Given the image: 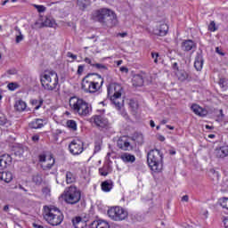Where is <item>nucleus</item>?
Masks as SVG:
<instances>
[{
    "instance_id": "1",
    "label": "nucleus",
    "mask_w": 228,
    "mask_h": 228,
    "mask_svg": "<svg viewBox=\"0 0 228 228\" xmlns=\"http://www.w3.org/2000/svg\"><path fill=\"white\" fill-rule=\"evenodd\" d=\"M92 19L95 22H100L102 28H115L118 24L117 13L108 8L94 11L92 14Z\"/></svg>"
},
{
    "instance_id": "2",
    "label": "nucleus",
    "mask_w": 228,
    "mask_h": 228,
    "mask_svg": "<svg viewBox=\"0 0 228 228\" xmlns=\"http://www.w3.org/2000/svg\"><path fill=\"white\" fill-rule=\"evenodd\" d=\"M104 78L97 73H89L82 79V90L86 94H95L101 90Z\"/></svg>"
},
{
    "instance_id": "3",
    "label": "nucleus",
    "mask_w": 228,
    "mask_h": 228,
    "mask_svg": "<svg viewBox=\"0 0 228 228\" xmlns=\"http://www.w3.org/2000/svg\"><path fill=\"white\" fill-rule=\"evenodd\" d=\"M107 92L108 97L116 110H122V108H124V98L122 97L124 88L122 86L117 83H111L107 86Z\"/></svg>"
},
{
    "instance_id": "4",
    "label": "nucleus",
    "mask_w": 228,
    "mask_h": 228,
    "mask_svg": "<svg viewBox=\"0 0 228 228\" xmlns=\"http://www.w3.org/2000/svg\"><path fill=\"white\" fill-rule=\"evenodd\" d=\"M40 83L44 90L54 92L58 90L59 77L56 71H45L40 75Z\"/></svg>"
},
{
    "instance_id": "5",
    "label": "nucleus",
    "mask_w": 228,
    "mask_h": 228,
    "mask_svg": "<svg viewBox=\"0 0 228 228\" xmlns=\"http://www.w3.org/2000/svg\"><path fill=\"white\" fill-rule=\"evenodd\" d=\"M43 216L47 224L53 227L61 225L64 218L63 213H61L58 208L47 206L44 207Z\"/></svg>"
},
{
    "instance_id": "6",
    "label": "nucleus",
    "mask_w": 228,
    "mask_h": 228,
    "mask_svg": "<svg viewBox=\"0 0 228 228\" xmlns=\"http://www.w3.org/2000/svg\"><path fill=\"white\" fill-rule=\"evenodd\" d=\"M148 165L152 172L159 174L163 170V153L159 150H151L147 154Z\"/></svg>"
},
{
    "instance_id": "7",
    "label": "nucleus",
    "mask_w": 228,
    "mask_h": 228,
    "mask_svg": "<svg viewBox=\"0 0 228 228\" xmlns=\"http://www.w3.org/2000/svg\"><path fill=\"white\" fill-rule=\"evenodd\" d=\"M69 108L78 113L81 117H86L92 111V105L85 100L73 96L69 99Z\"/></svg>"
},
{
    "instance_id": "8",
    "label": "nucleus",
    "mask_w": 228,
    "mask_h": 228,
    "mask_svg": "<svg viewBox=\"0 0 228 228\" xmlns=\"http://www.w3.org/2000/svg\"><path fill=\"white\" fill-rule=\"evenodd\" d=\"M61 197L66 204L76 206L81 200V191L77 187L71 185L65 189Z\"/></svg>"
},
{
    "instance_id": "9",
    "label": "nucleus",
    "mask_w": 228,
    "mask_h": 228,
    "mask_svg": "<svg viewBox=\"0 0 228 228\" xmlns=\"http://www.w3.org/2000/svg\"><path fill=\"white\" fill-rule=\"evenodd\" d=\"M107 215L110 219L114 222H122L123 220H126L127 216H129L127 210L124 209L122 207L110 208L108 210Z\"/></svg>"
},
{
    "instance_id": "10",
    "label": "nucleus",
    "mask_w": 228,
    "mask_h": 228,
    "mask_svg": "<svg viewBox=\"0 0 228 228\" xmlns=\"http://www.w3.org/2000/svg\"><path fill=\"white\" fill-rule=\"evenodd\" d=\"M38 161L42 163L41 167L43 170H51L54 167V163H56L53 154L47 155L46 152L38 155Z\"/></svg>"
},
{
    "instance_id": "11",
    "label": "nucleus",
    "mask_w": 228,
    "mask_h": 228,
    "mask_svg": "<svg viewBox=\"0 0 228 228\" xmlns=\"http://www.w3.org/2000/svg\"><path fill=\"white\" fill-rule=\"evenodd\" d=\"M84 143L79 139L73 140L69 145V152L73 154V156H79V154L83 153V151H85V148L83 147Z\"/></svg>"
},
{
    "instance_id": "12",
    "label": "nucleus",
    "mask_w": 228,
    "mask_h": 228,
    "mask_svg": "<svg viewBox=\"0 0 228 228\" xmlns=\"http://www.w3.org/2000/svg\"><path fill=\"white\" fill-rule=\"evenodd\" d=\"M93 120L96 127H99L101 130L108 129L110 127V121L102 116H94L93 117Z\"/></svg>"
},
{
    "instance_id": "13",
    "label": "nucleus",
    "mask_w": 228,
    "mask_h": 228,
    "mask_svg": "<svg viewBox=\"0 0 228 228\" xmlns=\"http://www.w3.org/2000/svg\"><path fill=\"white\" fill-rule=\"evenodd\" d=\"M214 156L218 159H224V158H228V145L216 148L214 151Z\"/></svg>"
},
{
    "instance_id": "14",
    "label": "nucleus",
    "mask_w": 228,
    "mask_h": 228,
    "mask_svg": "<svg viewBox=\"0 0 228 228\" xmlns=\"http://www.w3.org/2000/svg\"><path fill=\"white\" fill-rule=\"evenodd\" d=\"M153 33L157 37H166V35L168 33V25H167V23H162L159 26H157L155 28H153Z\"/></svg>"
},
{
    "instance_id": "15",
    "label": "nucleus",
    "mask_w": 228,
    "mask_h": 228,
    "mask_svg": "<svg viewBox=\"0 0 228 228\" xmlns=\"http://www.w3.org/2000/svg\"><path fill=\"white\" fill-rule=\"evenodd\" d=\"M118 147L121 149V151H133V146H131V142L127 141L126 137H120L118 140Z\"/></svg>"
},
{
    "instance_id": "16",
    "label": "nucleus",
    "mask_w": 228,
    "mask_h": 228,
    "mask_svg": "<svg viewBox=\"0 0 228 228\" xmlns=\"http://www.w3.org/2000/svg\"><path fill=\"white\" fill-rule=\"evenodd\" d=\"M12 156L9 154H4L2 157H0V170H4V168H7L12 165Z\"/></svg>"
},
{
    "instance_id": "17",
    "label": "nucleus",
    "mask_w": 228,
    "mask_h": 228,
    "mask_svg": "<svg viewBox=\"0 0 228 228\" xmlns=\"http://www.w3.org/2000/svg\"><path fill=\"white\" fill-rule=\"evenodd\" d=\"M191 110L195 115H198V117H206V115H208V110L200 107L199 104H192Z\"/></svg>"
},
{
    "instance_id": "18",
    "label": "nucleus",
    "mask_w": 228,
    "mask_h": 228,
    "mask_svg": "<svg viewBox=\"0 0 228 228\" xmlns=\"http://www.w3.org/2000/svg\"><path fill=\"white\" fill-rule=\"evenodd\" d=\"M72 224L75 228H86V221H85L81 216H77L72 219Z\"/></svg>"
},
{
    "instance_id": "19",
    "label": "nucleus",
    "mask_w": 228,
    "mask_h": 228,
    "mask_svg": "<svg viewBox=\"0 0 228 228\" xmlns=\"http://www.w3.org/2000/svg\"><path fill=\"white\" fill-rule=\"evenodd\" d=\"M30 129H42L44 127V119L36 118L28 124Z\"/></svg>"
},
{
    "instance_id": "20",
    "label": "nucleus",
    "mask_w": 228,
    "mask_h": 228,
    "mask_svg": "<svg viewBox=\"0 0 228 228\" xmlns=\"http://www.w3.org/2000/svg\"><path fill=\"white\" fill-rule=\"evenodd\" d=\"M14 38L15 44H20V42H24V34H22V30L19 27H14Z\"/></svg>"
},
{
    "instance_id": "21",
    "label": "nucleus",
    "mask_w": 228,
    "mask_h": 228,
    "mask_svg": "<svg viewBox=\"0 0 228 228\" xmlns=\"http://www.w3.org/2000/svg\"><path fill=\"white\" fill-rule=\"evenodd\" d=\"M90 228H110V224L104 220H97L90 224Z\"/></svg>"
},
{
    "instance_id": "22",
    "label": "nucleus",
    "mask_w": 228,
    "mask_h": 228,
    "mask_svg": "<svg viewBox=\"0 0 228 228\" xmlns=\"http://www.w3.org/2000/svg\"><path fill=\"white\" fill-rule=\"evenodd\" d=\"M120 159L124 163H134V161H136V157L131 153H123L121 154Z\"/></svg>"
},
{
    "instance_id": "23",
    "label": "nucleus",
    "mask_w": 228,
    "mask_h": 228,
    "mask_svg": "<svg viewBox=\"0 0 228 228\" xmlns=\"http://www.w3.org/2000/svg\"><path fill=\"white\" fill-rule=\"evenodd\" d=\"M13 179V175L10 171H4L0 173V181H4V183H11Z\"/></svg>"
},
{
    "instance_id": "24",
    "label": "nucleus",
    "mask_w": 228,
    "mask_h": 228,
    "mask_svg": "<svg viewBox=\"0 0 228 228\" xmlns=\"http://www.w3.org/2000/svg\"><path fill=\"white\" fill-rule=\"evenodd\" d=\"M204 66V59H202V55L199 54L195 58L194 68L196 70H202V67Z\"/></svg>"
},
{
    "instance_id": "25",
    "label": "nucleus",
    "mask_w": 228,
    "mask_h": 228,
    "mask_svg": "<svg viewBox=\"0 0 228 228\" xmlns=\"http://www.w3.org/2000/svg\"><path fill=\"white\" fill-rule=\"evenodd\" d=\"M51 23H47V20L44 22L36 21L33 25H31L32 29H42V28H51Z\"/></svg>"
},
{
    "instance_id": "26",
    "label": "nucleus",
    "mask_w": 228,
    "mask_h": 228,
    "mask_svg": "<svg viewBox=\"0 0 228 228\" xmlns=\"http://www.w3.org/2000/svg\"><path fill=\"white\" fill-rule=\"evenodd\" d=\"M195 47V43L191 40H185L182 43V49L183 51H191Z\"/></svg>"
},
{
    "instance_id": "27",
    "label": "nucleus",
    "mask_w": 228,
    "mask_h": 228,
    "mask_svg": "<svg viewBox=\"0 0 228 228\" xmlns=\"http://www.w3.org/2000/svg\"><path fill=\"white\" fill-rule=\"evenodd\" d=\"M112 189H113V182L111 180H107L102 183V191H105V192L111 191Z\"/></svg>"
},
{
    "instance_id": "28",
    "label": "nucleus",
    "mask_w": 228,
    "mask_h": 228,
    "mask_svg": "<svg viewBox=\"0 0 228 228\" xmlns=\"http://www.w3.org/2000/svg\"><path fill=\"white\" fill-rule=\"evenodd\" d=\"M14 108L16 111H24V110L28 108V105L26 104V102L19 100L18 102H16Z\"/></svg>"
},
{
    "instance_id": "29",
    "label": "nucleus",
    "mask_w": 228,
    "mask_h": 228,
    "mask_svg": "<svg viewBox=\"0 0 228 228\" xmlns=\"http://www.w3.org/2000/svg\"><path fill=\"white\" fill-rule=\"evenodd\" d=\"M66 183L67 184H72V183H76V175L74 173L70 171L66 172Z\"/></svg>"
},
{
    "instance_id": "30",
    "label": "nucleus",
    "mask_w": 228,
    "mask_h": 228,
    "mask_svg": "<svg viewBox=\"0 0 228 228\" xmlns=\"http://www.w3.org/2000/svg\"><path fill=\"white\" fill-rule=\"evenodd\" d=\"M30 104H32V106H35V110H40V108H42V104H44V99L39 98L38 100H31Z\"/></svg>"
},
{
    "instance_id": "31",
    "label": "nucleus",
    "mask_w": 228,
    "mask_h": 228,
    "mask_svg": "<svg viewBox=\"0 0 228 228\" xmlns=\"http://www.w3.org/2000/svg\"><path fill=\"white\" fill-rule=\"evenodd\" d=\"M77 4L80 10H85L87 6H90V1L88 0H77Z\"/></svg>"
},
{
    "instance_id": "32",
    "label": "nucleus",
    "mask_w": 228,
    "mask_h": 228,
    "mask_svg": "<svg viewBox=\"0 0 228 228\" xmlns=\"http://www.w3.org/2000/svg\"><path fill=\"white\" fill-rule=\"evenodd\" d=\"M66 126L69 129H71V131H77V123H76V121L73 119H69Z\"/></svg>"
},
{
    "instance_id": "33",
    "label": "nucleus",
    "mask_w": 228,
    "mask_h": 228,
    "mask_svg": "<svg viewBox=\"0 0 228 228\" xmlns=\"http://www.w3.org/2000/svg\"><path fill=\"white\" fill-rule=\"evenodd\" d=\"M99 172H100V175L106 177V175H108V174H110V166L109 165L103 166L102 167H101L99 169Z\"/></svg>"
},
{
    "instance_id": "34",
    "label": "nucleus",
    "mask_w": 228,
    "mask_h": 228,
    "mask_svg": "<svg viewBox=\"0 0 228 228\" xmlns=\"http://www.w3.org/2000/svg\"><path fill=\"white\" fill-rule=\"evenodd\" d=\"M177 77L180 81H186V79H188V73L184 70H182L177 73Z\"/></svg>"
},
{
    "instance_id": "35",
    "label": "nucleus",
    "mask_w": 228,
    "mask_h": 228,
    "mask_svg": "<svg viewBox=\"0 0 228 228\" xmlns=\"http://www.w3.org/2000/svg\"><path fill=\"white\" fill-rule=\"evenodd\" d=\"M134 142H138L139 145H142V143H143V134H134Z\"/></svg>"
},
{
    "instance_id": "36",
    "label": "nucleus",
    "mask_w": 228,
    "mask_h": 228,
    "mask_svg": "<svg viewBox=\"0 0 228 228\" xmlns=\"http://www.w3.org/2000/svg\"><path fill=\"white\" fill-rule=\"evenodd\" d=\"M219 204L223 209H228V198H222L219 200Z\"/></svg>"
},
{
    "instance_id": "37",
    "label": "nucleus",
    "mask_w": 228,
    "mask_h": 228,
    "mask_svg": "<svg viewBox=\"0 0 228 228\" xmlns=\"http://www.w3.org/2000/svg\"><path fill=\"white\" fill-rule=\"evenodd\" d=\"M93 67L94 69H97V70H108V66L101 63H94Z\"/></svg>"
},
{
    "instance_id": "38",
    "label": "nucleus",
    "mask_w": 228,
    "mask_h": 228,
    "mask_svg": "<svg viewBox=\"0 0 228 228\" xmlns=\"http://www.w3.org/2000/svg\"><path fill=\"white\" fill-rule=\"evenodd\" d=\"M129 106L134 111L135 110H138V102L134 100H130Z\"/></svg>"
},
{
    "instance_id": "39",
    "label": "nucleus",
    "mask_w": 228,
    "mask_h": 228,
    "mask_svg": "<svg viewBox=\"0 0 228 228\" xmlns=\"http://www.w3.org/2000/svg\"><path fill=\"white\" fill-rule=\"evenodd\" d=\"M34 8L37 10L38 13H44L45 12L46 8L44 5H37V4H33Z\"/></svg>"
},
{
    "instance_id": "40",
    "label": "nucleus",
    "mask_w": 228,
    "mask_h": 228,
    "mask_svg": "<svg viewBox=\"0 0 228 228\" xmlns=\"http://www.w3.org/2000/svg\"><path fill=\"white\" fill-rule=\"evenodd\" d=\"M33 183H36L37 184H42V176L41 175H34L33 176Z\"/></svg>"
},
{
    "instance_id": "41",
    "label": "nucleus",
    "mask_w": 228,
    "mask_h": 228,
    "mask_svg": "<svg viewBox=\"0 0 228 228\" xmlns=\"http://www.w3.org/2000/svg\"><path fill=\"white\" fill-rule=\"evenodd\" d=\"M134 81H138V84H134V85H135V86H142V85H143V78H142V77H134Z\"/></svg>"
},
{
    "instance_id": "42",
    "label": "nucleus",
    "mask_w": 228,
    "mask_h": 228,
    "mask_svg": "<svg viewBox=\"0 0 228 228\" xmlns=\"http://www.w3.org/2000/svg\"><path fill=\"white\" fill-rule=\"evenodd\" d=\"M216 29V24L215 21H211L210 24L208 25V30L209 31H215Z\"/></svg>"
},
{
    "instance_id": "43",
    "label": "nucleus",
    "mask_w": 228,
    "mask_h": 228,
    "mask_svg": "<svg viewBox=\"0 0 228 228\" xmlns=\"http://www.w3.org/2000/svg\"><path fill=\"white\" fill-rule=\"evenodd\" d=\"M151 57L154 60V63H158V58H159V53L152 52L151 53Z\"/></svg>"
},
{
    "instance_id": "44",
    "label": "nucleus",
    "mask_w": 228,
    "mask_h": 228,
    "mask_svg": "<svg viewBox=\"0 0 228 228\" xmlns=\"http://www.w3.org/2000/svg\"><path fill=\"white\" fill-rule=\"evenodd\" d=\"M83 72H85V65H79L77 68V74H78V76H81Z\"/></svg>"
},
{
    "instance_id": "45",
    "label": "nucleus",
    "mask_w": 228,
    "mask_h": 228,
    "mask_svg": "<svg viewBox=\"0 0 228 228\" xmlns=\"http://www.w3.org/2000/svg\"><path fill=\"white\" fill-rule=\"evenodd\" d=\"M8 122L5 116H0V126H4Z\"/></svg>"
},
{
    "instance_id": "46",
    "label": "nucleus",
    "mask_w": 228,
    "mask_h": 228,
    "mask_svg": "<svg viewBox=\"0 0 228 228\" xmlns=\"http://www.w3.org/2000/svg\"><path fill=\"white\" fill-rule=\"evenodd\" d=\"M15 156H19L20 158L22 154H24V149L19 148L18 151L14 152Z\"/></svg>"
},
{
    "instance_id": "47",
    "label": "nucleus",
    "mask_w": 228,
    "mask_h": 228,
    "mask_svg": "<svg viewBox=\"0 0 228 228\" xmlns=\"http://www.w3.org/2000/svg\"><path fill=\"white\" fill-rule=\"evenodd\" d=\"M84 61H85L86 63H87L88 65H91V67H94V65L95 64V63L92 62V59H90V58H88V57H86L85 60H84Z\"/></svg>"
},
{
    "instance_id": "48",
    "label": "nucleus",
    "mask_w": 228,
    "mask_h": 228,
    "mask_svg": "<svg viewBox=\"0 0 228 228\" xmlns=\"http://www.w3.org/2000/svg\"><path fill=\"white\" fill-rule=\"evenodd\" d=\"M7 74L9 76H15V74H17V69H8Z\"/></svg>"
},
{
    "instance_id": "49",
    "label": "nucleus",
    "mask_w": 228,
    "mask_h": 228,
    "mask_svg": "<svg viewBox=\"0 0 228 228\" xmlns=\"http://www.w3.org/2000/svg\"><path fill=\"white\" fill-rule=\"evenodd\" d=\"M8 88H9V90L13 91V90H15V89L17 88V84H15V83H10V84L8 85Z\"/></svg>"
},
{
    "instance_id": "50",
    "label": "nucleus",
    "mask_w": 228,
    "mask_h": 228,
    "mask_svg": "<svg viewBox=\"0 0 228 228\" xmlns=\"http://www.w3.org/2000/svg\"><path fill=\"white\" fill-rule=\"evenodd\" d=\"M101 151V144L100 143H96L94 146V154L97 152H100Z\"/></svg>"
},
{
    "instance_id": "51",
    "label": "nucleus",
    "mask_w": 228,
    "mask_h": 228,
    "mask_svg": "<svg viewBox=\"0 0 228 228\" xmlns=\"http://www.w3.org/2000/svg\"><path fill=\"white\" fill-rule=\"evenodd\" d=\"M68 57L72 58V60H77V55H75L70 52L68 53Z\"/></svg>"
},
{
    "instance_id": "52",
    "label": "nucleus",
    "mask_w": 228,
    "mask_h": 228,
    "mask_svg": "<svg viewBox=\"0 0 228 228\" xmlns=\"http://www.w3.org/2000/svg\"><path fill=\"white\" fill-rule=\"evenodd\" d=\"M216 53H217V54H220V56H225V53H224L219 47L216 48Z\"/></svg>"
},
{
    "instance_id": "53",
    "label": "nucleus",
    "mask_w": 228,
    "mask_h": 228,
    "mask_svg": "<svg viewBox=\"0 0 228 228\" xmlns=\"http://www.w3.org/2000/svg\"><path fill=\"white\" fill-rule=\"evenodd\" d=\"M190 200V197L188 195H184L182 197V202H188Z\"/></svg>"
},
{
    "instance_id": "54",
    "label": "nucleus",
    "mask_w": 228,
    "mask_h": 228,
    "mask_svg": "<svg viewBox=\"0 0 228 228\" xmlns=\"http://www.w3.org/2000/svg\"><path fill=\"white\" fill-rule=\"evenodd\" d=\"M38 140H40V136L38 135L32 136V142H38Z\"/></svg>"
},
{
    "instance_id": "55",
    "label": "nucleus",
    "mask_w": 228,
    "mask_h": 228,
    "mask_svg": "<svg viewBox=\"0 0 228 228\" xmlns=\"http://www.w3.org/2000/svg\"><path fill=\"white\" fill-rule=\"evenodd\" d=\"M120 71L121 72H129V69H127V68H126V67H121Z\"/></svg>"
},
{
    "instance_id": "56",
    "label": "nucleus",
    "mask_w": 228,
    "mask_h": 228,
    "mask_svg": "<svg viewBox=\"0 0 228 228\" xmlns=\"http://www.w3.org/2000/svg\"><path fill=\"white\" fill-rule=\"evenodd\" d=\"M158 140H159V142H165V136L159 135Z\"/></svg>"
},
{
    "instance_id": "57",
    "label": "nucleus",
    "mask_w": 228,
    "mask_h": 228,
    "mask_svg": "<svg viewBox=\"0 0 228 228\" xmlns=\"http://www.w3.org/2000/svg\"><path fill=\"white\" fill-rule=\"evenodd\" d=\"M118 36L121 37V38H124V37H127V33H126V32L119 33Z\"/></svg>"
},
{
    "instance_id": "58",
    "label": "nucleus",
    "mask_w": 228,
    "mask_h": 228,
    "mask_svg": "<svg viewBox=\"0 0 228 228\" xmlns=\"http://www.w3.org/2000/svg\"><path fill=\"white\" fill-rule=\"evenodd\" d=\"M151 127H156V124L154 123V120L150 121Z\"/></svg>"
},
{
    "instance_id": "59",
    "label": "nucleus",
    "mask_w": 228,
    "mask_h": 228,
    "mask_svg": "<svg viewBox=\"0 0 228 228\" xmlns=\"http://www.w3.org/2000/svg\"><path fill=\"white\" fill-rule=\"evenodd\" d=\"M33 227H35V228H44L43 225L37 224H33Z\"/></svg>"
},
{
    "instance_id": "60",
    "label": "nucleus",
    "mask_w": 228,
    "mask_h": 228,
    "mask_svg": "<svg viewBox=\"0 0 228 228\" xmlns=\"http://www.w3.org/2000/svg\"><path fill=\"white\" fill-rule=\"evenodd\" d=\"M224 227L228 228V219H224Z\"/></svg>"
},
{
    "instance_id": "61",
    "label": "nucleus",
    "mask_w": 228,
    "mask_h": 228,
    "mask_svg": "<svg viewBox=\"0 0 228 228\" xmlns=\"http://www.w3.org/2000/svg\"><path fill=\"white\" fill-rule=\"evenodd\" d=\"M219 113H220L222 118H224V117H225V115H224V110L221 109V110H219Z\"/></svg>"
},
{
    "instance_id": "62",
    "label": "nucleus",
    "mask_w": 228,
    "mask_h": 228,
    "mask_svg": "<svg viewBox=\"0 0 228 228\" xmlns=\"http://www.w3.org/2000/svg\"><path fill=\"white\" fill-rule=\"evenodd\" d=\"M167 128L170 129L171 131H174L175 127L169 125H167Z\"/></svg>"
},
{
    "instance_id": "63",
    "label": "nucleus",
    "mask_w": 228,
    "mask_h": 228,
    "mask_svg": "<svg viewBox=\"0 0 228 228\" xmlns=\"http://www.w3.org/2000/svg\"><path fill=\"white\" fill-rule=\"evenodd\" d=\"M10 209V207L8 205H5L4 207V211H8Z\"/></svg>"
},
{
    "instance_id": "64",
    "label": "nucleus",
    "mask_w": 228,
    "mask_h": 228,
    "mask_svg": "<svg viewBox=\"0 0 228 228\" xmlns=\"http://www.w3.org/2000/svg\"><path fill=\"white\" fill-rule=\"evenodd\" d=\"M19 188H20V190H23V191H28V190H26L24 187H22V185H19Z\"/></svg>"
}]
</instances>
